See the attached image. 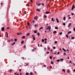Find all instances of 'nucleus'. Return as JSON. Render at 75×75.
Masks as SVG:
<instances>
[{
  "label": "nucleus",
  "mask_w": 75,
  "mask_h": 75,
  "mask_svg": "<svg viewBox=\"0 0 75 75\" xmlns=\"http://www.w3.org/2000/svg\"><path fill=\"white\" fill-rule=\"evenodd\" d=\"M71 40H74V39H75V37H73L71 38Z\"/></svg>",
  "instance_id": "nucleus-12"
},
{
  "label": "nucleus",
  "mask_w": 75,
  "mask_h": 75,
  "mask_svg": "<svg viewBox=\"0 0 75 75\" xmlns=\"http://www.w3.org/2000/svg\"><path fill=\"white\" fill-rule=\"evenodd\" d=\"M73 30H74V31L75 32V27L74 28Z\"/></svg>",
  "instance_id": "nucleus-41"
},
{
  "label": "nucleus",
  "mask_w": 75,
  "mask_h": 75,
  "mask_svg": "<svg viewBox=\"0 0 75 75\" xmlns=\"http://www.w3.org/2000/svg\"><path fill=\"white\" fill-rule=\"evenodd\" d=\"M11 40H8L7 41V42H11Z\"/></svg>",
  "instance_id": "nucleus-33"
},
{
  "label": "nucleus",
  "mask_w": 75,
  "mask_h": 75,
  "mask_svg": "<svg viewBox=\"0 0 75 75\" xmlns=\"http://www.w3.org/2000/svg\"><path fill=\"white\" fill-rule=\"evenodd\" d=\"M46 14H49V13H50V12H48V11H46L45 12Z\"/></svg>",
  "instance_id": "nucleus-7"
},
{
  "label": "nucleus",
  "mask_w": 75,
  "mask_h": 75,
  "mask_svg": "<svg viewBox=\"0 0 75 75\" xmlns=\"http://www.w3.org/2000/svg\"><path fill=\"white\" fill-rule=\"evenodd\" d=\"M26 75H29V73H26Z\"/></svg>",
  "instance_id": "nucleus-21"
},
{
  "label": "nucleus",
  "mask_w": 75,
  "mask_h": 75,
  "mask_svg": "<svg viewBox=\"0 0 75 75\" xmlns=\"http://www.w3.org/2000/svg\"><path fill=\"white\" fill-rule=\"evenodd\" d=\"M27 24H28V25H30V23H28Z\"/></svg>",
  "instance_id": "nucleus-55"
},
{
  "label": "nucleus",
  "mask_w": 75,
  "mask_h": 75,
  "mask_svg": "<svg viewBox=\"0 0 75 75\" xmlns=\"http://www.w3.org/2000/svg\"><path fill=\"white\" fill-rule=\"evenodd\" d=\"M25 36H23L22 37V39H23V38H25Z\"/></svg>",
  "instance_id": "nucleus-19"
},
{
  "label": "nucleus",
  "mask_w": 75,
  "mask_h": 75,
  "mask_svg": "<svg viewBox=\"0 0 75 75\" xmlns=\"http://www.w3.org/2000/svg\"><path fill=\"white\" fill-rule=\"evenodd\" d=\"M50 59H52V56H50Z\"/></svg>",
  "instance_id": "nucleus-37"
},
{
  "label": "nucleus",
  "mask_w": 75,
  "mask_h": 75,
  "mask_svg": "<svg viewBox=\"0 0 75 75\" xmlns=\"http://www.w3.org/2000/svg\"><path fill=\"white\" fill-rule=\"evenodd\" d=\"M37 11H40V10L38 9L37 10Z\"/></svg>",
  "instance_id": "nucleus-32"
},
{
  "label": "nucleus",
  "mask_w": 75,
  "mask_h": 75,
  "mask_svg": "<svg viewBox=\"0 0 75 75\" xmlns=\"http://www.w3.org/2000/svg\"><path fill=\"white\" fill-rule=\"evenodd\" d=\"M62 32H60L59 33V35H62Z\"/></svg>",
  "instance_id": "nucleus-23"
},
{
  "label": "nucleus",
  "mask_w": 75,
  "mask_h": 75,
  "mask_svg": "<svg viewBox=\"0 0 75 75\" xmlns=\"http://www.w3.org/2000/svg\"><path fill=\"white\" fill-rule=\"evenodd\" d=\"M49 53H50V52H47V54H49Z\"/></svg>",
  "instance_id": "nucleus-53"
},
{
  "label": "nucleus",
  "mask_w": 75,
  "mask_h": 75,
  "mask_svg": "<svg viewBox=\"0 0 75 75\" xmlns=\"http://www.w3.org/2000/svg\"><path fill=\"white\" fill-rule=\"evenodd\" d=\"M48 29H49V30H51V26H48Z\"/></svg>",
  "instance_id": "nucleus-3"
},
{
  "label": "nucleus",
  "mask_w": 75,
  "mask_h": 75,
  "mask_svg": "<svg viewBox=\"0 0 75 75\" xmlns=\"http://www.w3.org/2000/svg\"><path fill=\"white\" fill-rule=\"evenodd\" d=\"M30 75H33V74L32 72H30Z\"/></svg>",
  "instance_id": "nucleus-26"
},
{
  "label": "nucleus",
  "mask_w": 75,
  "mask_h": 75,
  "mask_svg": "<svg viewBox=\"0 0 75 75\" xmlns=\"http://www.w3.org/2000/svg\"><path fill=\"white\" fill-rule=\"evenodd\" d=\"M9 71H10V72H12V70H11V69H10V70H9Z\"/></svg>",
  "instance_id": "nucleus-40"
},
{
  "label": "nucleus",
  "mask_w": 75,
  "mask_h": 75,
  "mask_svg": "<svg viewBox=\"0 0 75 75\" xmlns=\"http://www.w3.org/2000/svg\"><path fill=\"white\" fill-rule=\"evenodd\" d=\"M64 60V59H60V61H63Z\"/></svg>",
  "instance_id": "nucleus-34"
},
{
  "label": "nucleus",
  "mask_w": 75,
  "mask_h": 75,
  "mask_svg": "<svg viewBox=\"0 0 75 75\" xmlns=\"http://www.w3.org/2000/svg\"><path fill=\"white\" fill-rule=\"evenodd\" d=\"M41 5V4H39L38 5V6H40Z\"/></svg>",
  "instance_id": "nucleus-44"
},
{
  "label": "nucleus",
  "mask_w": 75,
  "mask_h": 75,
  "mask_svg": "<svg viewBox=\"0 0 75 75\" xmlns=\"http://www.w3.org/2000/svg\"><path fill=\"white\" fill-rule=\"evenodd\" d=\"M37 18H38V16H35V17H34V19L37 20Z\"/></svg>",
  "instance_id": "nucleus-5"
},
{
  "label": "nucleus",
  "mask_w": 75,
  "mask_h": 75,
  "mask_svg": "<svg viewBox=\"0 0 75 75\" xmlns=\"http://www.w3.org/2000/svg\"><path fill=\"white\" fill-rule=\"evenodd\" d=\"M67 72H68L69 73V72H70L69 69H68L67 70Z\"/></svg>",
  "instance_id": "nucleus-36"
},
{
  "label": "nucleus",
  "mask_w": 75,
  "mask_h": 75,
  "mask_svg": "<svg viewBox=\"0 0 75 75\" xmlns=\"http://www.w3.org/2000/svg\"><path fill=\"white\" fill-rule=\"evenodd\" d=\"M37 25H35V27H37Z\"/></svg>",
  "instance_id": "nucleus-54"
},
{
  "label": "nucleus",
  "mask_w": 75,
  "mask_h": 75,
  "mask_svg": "<svg viewBox=\"0 0 75 75\" xmlns=\"http://www.w3.org/2000/svg\"><path fill=\"white\" fill-rule=\"evenodd\" d=\"M70 63H71V64H72V62H71V61H70Z\"/></svg>",
  "instance_id": "nucleus-56"
},
{
  "label": "nucleus",
  "mask_w": 75,
  "mask_h": 75,
  "mask_svg": "<svg viewBox=\"0 0 75 75\" xmlns=\"http://www.w3.org/2000/svg\"><path fill=\"white\" fill-rule=\"evenodd\" d=\"M34 33H37V31H36V30H35L34 31Z\"/></svg>",
  "instance_id": "nucleus-42"
},
{
  "label": "nucleus",
  "mask_w": 75,
  "mask_h": 75,
  "mask_svg": "<svg viewBox=\"0 0 75 75\" xmlns=\"http://www.w3.org/2000/svg\"><path fill=\"white\" fill-rule=\"evenodd\" d=\"M71 16H74V13H71Z\"/></svg>",
  "instance_id": "nucleus-43"
},
{
  "label": "nucleus",
  "mask_w": 75,
  "mask_h": 75,
  "mask_svg": "<svg viewBox=\"0 0 75 75\" xmlns=\"http://www.w3.org/2000/svg\"><path fill=\"white\" fill-rule=\"evenodd\" d=\"M43 28V27H40V28L39 29V30H41V29H42Z\"/></svg>",
  "instance_id": "nucleus-20"
},
{
  "label": "nucleus",
  "mask_w": 75,
  "mask_h": 75,
  "mask_svg": "<svg viewBox=\"0 0 75 75\" xmlns=\"http://www.w3.org/2000/svg\"><path fill=\"white\" fill-rule=\"evenodd\" d=\"M44 40L45 41H47V39L46 38Z\"/></svg>",
  "instance_id": "nucleus-49"
},
{
  "label": "nucleus",
  "mask_w": 75,
  "mask_h": 75,
  "mask_svg": "<svg viewBox=\"0 0 75 75\" xmlns=\"http://www.w3.org/2000/svg\"><path fill=\"white\" fill-rule=\"evenodd\" d=\"M55 28L56 30H57V29H58V28L56 26L55 27Z\"/></svg>",
  "instance_id": "nucleus-13"
},
{
  "label": "nucleus",
  "mask_w": 75,
  "mask_h": 75,
  "mask_svg": "<svg viewBox=\"0 0 75 75\" xmlns=\"http://www.w3.org/2000/svg\"><path fill=\"white\" fill-rule=\"evenodd\" d=\"M57 54V52H55L54 53V55H55V54Z\"/></svg>",
  "instance_id": "nucleus-59"
},
{
  "label": "nucleus",
  "mask_w": 75,
  "mask_h": 75,
  "mask_svg": "<svg viewBox=\"0 0 75 75\" xmlns=\"http://www.w3.org/2000/svg\"><path fill=\"white\" fill-rule=\"evenodd\" d=\"M40 33H37V35H38V36H40Z\"/></svg>",
  "instance_id": "nucleus-14"
},
{
  "label": "nucleus",
  "mask_w": 75,
  "mask_h": 75,
  "mask_svg": "<svg viewBox=\"0 0 75 75\" xmlns=\"http://www.w3.org/2000/svg\"><path fill=\"white\" fill-rule=\"evenodd\" d=\"M33 23H35V21H34V20H33Z\"/></svg>",
  "instance_id": "nucleus-50"
},
{
  "label": "nucleus",
  "mask_w": 75,
  "mask_h": 75,
  "mask_svg": "<svg viewBox=\"0 0 75 75\" xmlns=\"http://www.w3.org/2000/svg\"><path fill=\"white\" fill-rule=\"evenodd\" d=\"M16 43V42H13L12 44V45H14Z\"/></svg>",
  "instance_id": "nucleus-24"
},
{
  "label": "nucleus",
  "mask_w": 75,
  "mask_h": 75,
  "mask_svg": "<svg viewBox=\"0 0 75 75\" xmlns=\"http://www.w3.org/2000/svg\"><path fill=\"white\" fill-rule=\"evenodd\" d=\"M30 35V33H28V34H27L26 35V36H29V35Z\"/></svg>",
  "instance_id": "nucleus-15"
},
{
  "label": "nucleus",
  "mask_w": 75,
  "mask_h": 75,
  "mask_svg": "<svg viewBox=\"0 0 75 75\" xmlns=\"http://www.w3.org/2000/svg\"><path fill=\"white\" fill-rule=\"evenodd\" d=\"M30 1L31 2H33V0H30Z\"/></svg>",
  "instance_id": "nucleus-61"
},
{
  "label": "nucleus",
  "mask_w": 75,
  "mask_h": 75,
  "mask_svg": "<svg viewBox=\"0 0 75 75\" xmlns=\"http://www.w3.org/2000/svg\"><path fill=\"white\" fill-rule=\"evenodd\" d=\"M34 50H35L34 49H33V50H32L33 52V51H34Z\"/></svg>",
  "instance_id": "nucleus-60"
},
{
  "label": "nucleus",
  "mask_w": 75,
  "mask_h": 75,
  "mask_svg": "<svg viewBox=\"0 0 75 75\" xmlns=\"http://www.w3.org/2000/svg\"><path fill=\"white\" fill-rule=\"evenodd\" d=\"M44 50H46V48L45 47V48H44Z\"/></svg>",
  "instance_id": "nucleus-63"
},
{
  "label": "nucleus",
  "mask_w": 75,
  "mask_h": 75,
  "mask_svg": "<svg viewBox=\"0 0 75 75\" xmlns=\"http://www.w3.org/2000/svg\"><path fill=\"white\" fill-rule=\"evenodd\" d=\"M14 41H17V39H15Z\"/></svg>",
  "instance_id": "nucleus-31"
},
{
  "label": "nucleus",
  "mask_w": 75,
  "mask_h": 75,
  "mask_svg": "<svg viewBox=\"0 0 75 75\" xmlns=\"http://www.w3.org/2000/svg\"><path fill=\"white\" fill-rule=\"evenodd\" d=\"M42 42H44V40L43 39H42Z\"/></svg>",
  "instance_id": "nucleus-30"
},
{
  "label": "nucleus",
  "mask_w": 75,
  "mask_h": 75,
  "mask_svg": "<svg viewBox=\"0 0 75 75\" xmlns=\"http://www.w3.org/2000/svg\"><path fill=\"white\" fill-rule=\"evenodd\" d=\"M57 62H59L60 61V60L59 59H58L56 60Z\"/></svg>",
  "instance_id": "nucleus-22"
},
{
  "label": "nucleus",
  "mask_w": 75,
  "mask_h": 75,
  "mask_svg": "<svg viewBox=\"0 0 75 75\" xmlns=\"http://www.w3.org/2000/svg\"><path fill=\"white\" fill-rule=\"evenodd\" d=\"M33 40H35V37L33 38Z\"/></svg>",
  "instance_id": "nucleus-35"
},
{
  "label": "nucleus",
  "mask_w": 75,
  "mask_h": 75,
  "mask_svg": "<svg viewBox=\"0 0 75 75\" xmlns=\"http://www.w3.org/2000/svg\"><path fill=\"white\" fill-rule=\"evenodd\" d=\"M62 50H63V51H64V52H66V51H67L66 50H65V49H64V48H63L62 49Z\"/></svg>",
  "instance_id": "nucleus-9"
},
{
  "label": "nucleus",
  "mask_w": 75,
  "mask_h": 75,
  "mask_svg": "<svg viewBox=\"0 0 75 75\" xmlns=\"http://www.w3.org/2000/svg\"><path fill=\"white\" fill-rule=\"evenodd\" d=\"M56 21L57 22V23H59V20H58V18H56Z\"/></svg>",
  "instance_id": "nucleus-10"
},
{
  "label": "nucleus",
  "mask_w": 75,
  "mask_h": 75,
  "mask_svg": "<svg viewBox=\"0 0 75 75\" xmlns=\"http://www.w3.org/2000/svg\"><path fill=\"white\" fill-rule=\"evenodd\" d=\"M23 43H24V41H22L21 42V44H23Z\"/></svg>",
  "instance_id": "nucleus-28"
},
{
  "label": "nucleus",
  "mask_w": 75,
  "mask_h": 75,
  "mask_svg": "<svg viewBox=\"0 0 75 75\" xmlns=\"http://www.w3.org/2000/svg\"><path fill=\"white\" fill-rule=\"evenodd\" d=\"M66 37H67V38H68L69 37V36H68V35H66Z\"/></svg>",
  "instance_id": "nucleus-29"
},
{
  "label": "nucleus",
  "mask_w": 75,
  "mask_h": 75,
  "mask_svg": "<svg viewBox=\"0 0 75 75\" xmlns=\"http://www.w3.org/2000/svg\"><path fill=\"white\" fill-rule=\"evenodd\" d=\"M32 37H33V38L35 37L34 36V35H32Z\"/></svg>",
  "instance_id": "nucleus-51"
},
{
  "label": "nucleus",
  "mask_w": 75,
  "mask_h": 75,
  "mask_svg": "<svg viewBox=\"0 0 75 75\" xmlns=\"http://www.w3.org/2000/svg\"><path fill=\"white\" fill-rule=\"evenodd\" d=\"M51 64H54V63L53 62H51Z\"/></svg>",
  "instance_id": "nucleus-47"
},
{
  "label": "nucleus",
  "mask_w": 75,
  "mask_h": 75,
  "mask_svg": "<svg viewBox=\"0 0 75 75\" xmlns=\"http://www.w3.org/2000/svg\"><path fill=\"white\" fill-rule=\"evenodd\" d=\"M65 20H66V18L65 17H64L63 18V20L64 21H65Z\"/></svg>",
  "instance_id": "nucleus-8"
},
{
  "label": "nucleus",
  "mask_w": 75,
  "mask_h": 75,
  "mask_svg": "<svg viewBox=\"0 0 75 75\" xmlns=\"http://www.w3.org/2000/svg\"><path fill=\"white\" fill-rule=\"evenodd\" d=\"M54 44H57V41H55L54 42Z\"/></svg>",
  "instance_id": "nucleus-38"
},
{
  "label": "nucleus",
  "mask_w": 75,
  "mask_h": 75,
  "mask_svg": "<svg viewBox=\"0 0 75 75\" xmlns=\"http://www.w3.org/2000/svg\"><path fill=\"white\" fill-rule=\"evenodd\" d=\"M64 55H66V53H64Z\"/></svg>",
  "instance_id": "nucleus-58"
},
{
  "label": "nucleus",
  "mask_w": 75,
  "mask_h": 75,
  "mask_svg": "<svg viewBox=\"0 0 75 75\" xmlns=\"http://www.w3.org/2000/svg\"><path fill=\"white\" fill-rule=\"evenodd\" d=\"M43 67H46V65H44Z\"/></svg>",
  "instance_id": "nucleus-57"
},
{
  "label": "nucleus",
  "mask_w": 75,
  "mask_h": 75,
  "mask_svg": "<svg viewBox=\"0 0 75 75\" xmlns=\"http://www.w3.org/2000/svg\"><path fill=\"white\" fill-rule=\"evenodd\" d=\"M59 52H58L57 53V54L59 55Z\"/></svg>",
  "instance_id": "nucleus-52"
},
{
  "label": "nucleus",
  "mask_w": 75,
  "mask_h": 75,
  "mask_svg": "<svg viewBox=\"0 0 75 75\" xmlns=\"http://www.w3.org/2000/svg\"><path fill=\"white\" fill-rule=\"evenodd\" d=\"M53 49H55V48H56V47H53Z\"/></svg>",
  "instance_id": "nucleus-45"
},
{
  "label": "nucleus",
  "mask_w": 75,
  "mask_h": 75,
  "mask_svg": "<svg viewBox=\"0 0 75 75\" xmlns=\"http://www.w3.org/2000/svg\"><path fill=\"white\" fill-rule=\"evenodd\" d=\"M62 71L64 72H65V69H62Z\"/></svg>",
  "instance_id": "nucleus-27"
},
{
  "label": "nucleus",
  "mask_w": 75,
  "mask_h": 75,
  "mask_svg": "<svg viewBox=\"0 0 75 75\" xmlns=\"http://www.w3.org/2000/svg\"><path fill=\"white\" fill-rule=\"evenodd\" d=\"M52 21H54V18H52Z\"/></svg>",
  "instance_id": "nucleus-16"
},
{
  "label": "nucleus",
  "mask_w": 75,
  "mask_h": 75,
  "mask_svg": "<svg viewBox=\"0 0 75 75\" xmlns=\"http://www.w3.org/2000/svg\"><path fill=\"white\" fill-rule=\"evenodd\" d=\"M71 24H72V23H69V24L68 25V28H69L70 27L71 25Z\"/></svg>",
  "instance_id": "nucleus-1"
},
{
  "label": "nucleus",
  "mask_w": 75,
  "mask_h": 75,
  "mask_svg": "<svg viewBox=\"0 0 75 75\" xmlns=\"http://www.w3.org/2000/svg\"><path fill=\"white\" fill-rule=\"evenodd\" d=\"M28 63H27L25 65V66H28Z\"/></svg>",
  "instance_id": "nucleus-46"
},
{
  "label": "nucleus",
  "mask_w": 75,
  "mask_h": 75,
  "mask_svg": "<svg viewBox=\"0 0 75 75\" xmlns=\"http://www.w3.org/2000/svg\"><path fill=\"white\" fill-rule=\"evenodd\" d=\"M63 25H64V26L65 25H66L65 23H63Z\"/></svg>",
  "instance_id": "nucleus-39"
},
{
  "label": "nucleus",
  "mask_w": 75,
  "mask_h": 75,
  "mask_svg": "<svg viewBox=\"0 0 75 75\" xmlns=\"http://www.w3.org/2000/svg\"><path fill=\"white\" fill-rule=\"evenodd\" d=\"M25 47H26L25 46H24V47L25 48Z\"/></svg>",
  "instance_id": "nucleus-64"
},
{
  "label": "nucleus",
  "mask_w": 75,
  "mask_h": 75,
  "mask_svg": "<svg viewBox=\"0 0 75 75\" xmlns=\"http://www.w3.org/2000/svg\"><path fill=\"white\" fill-rule=\"evenodd\" d=\"M7 28L8 30L9 29H10V28H9V27H7Z\"/></svg>",
  "instance_id": "nucleus-48"
},
{
  "label": "nucleus",
  "mask_w": 75,
  "mask_h": 75,
  "mask_svg": "<svg viewBox=\"0 0 75 75\" xmlns=\"http://www.w3.org/2000/svg\"><path fill=\"white\" fill-rule=\"evenodd\" d=\"M4 27H3L1 29V30L3 31L4 30Z\"/></svg>",
  "instance_id": "nucleus-4"
},
{
  "label": "nucleus",
  "mask_w": 75,
  "mask_h": 75,
  "mask_svg": "<svg viewBox=\"0 0 75 75\" xmlns=\"http://www.w3.org/2000/svg\"><path fill=\"white\" fill-rule=\"evenodd\" d=\"M75 8V6H74V4H73L72 6V10H73Z\"/></svg>",
  "instance_id": "nucleus-2"
},
{
  "label": "nucleus",
  "mask_w": 75,
  "mask_h": 75,
  "mask_svg": "<svg viewBox=\"0 0 75 75\" xmlns=\"http://www.w3.org/2000/svg\"><path fill=\"white\" fill-rule=\"evenodd\" d=\"M71 31H70L68 32L67 34H71Z\"/></svg>",
  "instance_id": "nucleus-11"
},
{
  "label": "nucleus",
  "mask_w": 75,
  "mask_h": 75,
  "mask_svg": "<svg viewBox=\"0 0 75 75\" xmlns=\"http://www.w3.org/2000/svg\"><path fill=\"white\" fill-rule=\"evenodd\" d=\"M53 33L54 34H55V33H57V31H54L53 32Z\"/></svg>",
  "instance_id": "nucleus-18"
},
{
  "label": "nucleus",
  "mask_w": 75,
  "mask_h": 75,
  "mask_svg": "<svg viewBox=\"0 0 75 75\" xmlns=\"http://www.w3.org/2000/svg\"><path fill=\"white\" fill-rule=\"evenodd\" d=\"M50 68H51V69L52 68V66H50Z\"/></svg>",
  "instance_id": "nucleus-62"
},
{
  "label": "nucleus",
  "mask_w": 75,
  "mask_h": 75,
  "mask_svg": "<svg viewBox=\"0 0 75 75\" xmlns=\"http://www.w3.org/2000/svg\"><path fill=\"white\" fill-rule=\"evenodd\" d=\"M6 35H7V37H8V33L7 32H6Z\"/></svg>",
  "instance_id": "nucleus-17"
},
{
  "label": "nucleus",
  "mask_w": 75,
  "mask_h": 75,
  "mask_svg": "<svg viewBox=\"0 0 75 75\" xmlns=\"http://www.w3.org/2000/svg\"><path fill=\"white\" fill-rule=\"evenodd\" d=\"M44 18H47V16L46 15H44Z\"/></svg>",
  "instance_id": "nucleus-25"
},
{
  "label": "nucleus",
  "mask_w": 75,
  "mask_h": 75,
  "mask_svg": "<svg viewBox=\"0 0 75 75\" xmlns=\"http://www.w3.org/2000/svg\"><path fill=\"white\" fill-rule=\"evenodd\" d=\"M22 34V33H17V34L18 35H20L21 34Z\"/></svg>",
  "instance_id": "nucleus-6"
}]
</instances>
